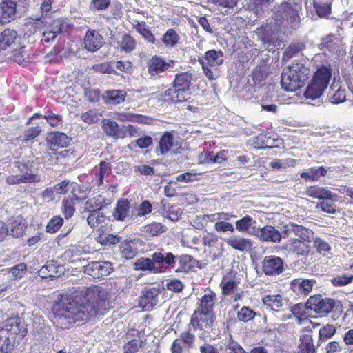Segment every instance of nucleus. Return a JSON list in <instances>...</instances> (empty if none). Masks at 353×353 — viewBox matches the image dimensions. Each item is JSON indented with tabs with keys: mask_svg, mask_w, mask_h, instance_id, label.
<instances>
[{
	"mask_svg": "<svg viewBox=\"0 0 353 353\" xmlns=\"http://www.w3.org/2000/svg\"><path fill=\"white\" fill-rule=\"evenodd\" d=\"M108 298L103 288L92 285L62 299L53 307L54 323L61 329H66L76 322L103 315Z\"/></svg>",
	"mask_w": 353,
	"mask_h": 353,
	"instance_id": "f257e3e1",
	"label": "nucleus"
},
{
	"mask_svg": "<svg viewBox=\"0 0 353 353\" xmlns=\"http://www.w3.org/2000/svg\"><path fill=\"white\" fill-rule=\"evenodd\" d=\"M301 5L291 0L275 5L272 10L270 21L262 32L263 41L274 43L279 34H288L298 29L301 25Z\"/></svg>",
	"mask_w": 353,
	"mask_h": 353,
	"instance_id": "f03ea898",
	"label": "nucleus"
},
{
	"mask_svg": "<svg viewBox=\"0 0 353 353\" xmlns=\"http://www.w3.org/2000/svg\"><path fill=\"white\" fill-rule=\"evenodd\" d=\"M310 74L309 69L301 63H293L285 68L281 74V85L283 90L294 92L303 86Z\"/></svg>",
	"mask_w": 353,
	"mask_h": 353,
	"instance_id": "7ed1b4c3",
	"label": "nucleus"
},
{
	"mask_svg": "<svg viewBox=\"0 0 353 353\" xmlns=\"http://www.w3.org/2000/svg\"><path fill=\"white\" fill-rule=\"evenodd\" d=\"M332 76L331 69L323 66L317 70L307 87L305 97L312 100L319 98L327 88Z\"/></svg>",
	"mask_w": 353,
	"mask_h": 353,
	"instance_id": "20e7f679",
	"label": "nucleus"
},
{
	"mask_svg": "<svg viewBox=\"0 0 353 353\" xmlns=\"http://www.w3.org/2000/svg\"><path fill=\"white\" fill-rule=\"evenodd\" d=\"M307 308L315 311L321 315L327 314L334 307L339 305V302L330 298H323L321 295L311 296L306 305Z\"/></svg>",
	"mask_w": 353,
	"mask_h": 353,
	"instance_id": "39448f33",
	"label": "nucleus"
},
{
	"mask_svg": "<svg viewBox=\"0 0 353 353\" xmlns=\"http://www.w3.org/2000/svg\"><path fill=\"white\" fill-rule=\"evenodd\" d=\"M83 272L94 279H103L113 271L112 263L106 261H92L83 267Z\"/></svg>",
	"mask_w": 353,
	"mask_h": 353,
	"instance_id": "423d86ee",
	"label": "nucleus"
},
{
	"mask_svg": "<svg viewBox=\"0 0 353 353\" xmlns=\"http://www.w3.org/2000/svg\"><path fill=\"white\" fill-rule=\"evenodd\" d=\"M0 330L5 331L6 336H8L9 338L18 336L19 339H23L28 332L24 321L18 316L7 319L4 323V326L1 327Z\"/></svg>",
	"mask_w": 353,
	"mask_h": 353,
	"instance_id": "0eeeda50",
	"label": "nucleus"
},
{
	"mask_svg": "<svg viewBox=\"0 0 353 353\" xmlns=\"http://www.w3.org/2000/svg\"><path fill=\"white\" fill-rule=\"evenodd\" d=\"M284 237L288 239H298L301 241H311L314 238V232L302 225L290 223L283 227Z\"/></svg>",
	"mask_w": 353,
	"mask_h": 353,
	"instance_id": "6e6552de",
	"label": "nucleus"
},
{
	"mask_svg": "<svg viewBox=\"0 0 353 353\" xmlns=\"http://www.w3.org/2000/svg\"><path fill=\"white\" fill-rule=\"evenodd\" d=\"M159 290L156 288H145L140 296L139 307L144 310H152L159 302Z\"/></svg>",
	"mask_w": 353,
	"mask_h": 353,
	"instance_id": "1a4fd4ad",
	"label": "nucleus"
},
{
	"mask_svg": "<svg viewBox=\"0 0 353 353\" xmlns=\"http://www.w3.org/2000/svg\"><path fill=\"white\" fill-rule=\"evenodd\" d=\"M263 273L269 276H276L283 271V260L276 256H267L262 262Z\"/></svg>",
	"mask_w": 353,
	"mask_h": 353,
	"instance_id": "9d476101",
	"label": "nucleus"
},
{
	"mask_svg": "<svg viewBox=\"0 0 353 353\" xmlns=\"http://www.w3.org/2000/svg\"><path fill=\"white\" fill-rule=\"evenodd\" d=\"M65 271L63 265L55 261H48L38 271L39 275L43 279H51L61 276Z\"/></svg>",
	"mask_w": 353,
	"mask_h": 353,
	"instance_id": "9b49d317",
	"label": "nucleus"
},
{
	"mask_svg": "<svg viewBox=\"0 0 353 353\" xmlns=\"http://www.w3.org/2000/svg\"><path fill=\"white\" fill-rule=\"evenodd\" d=\"M174 63L173 61H165L158 56H153L147 62L148 71L151 76H157L168 70Z\"/></svg>",
	"mask_w": 353,
	"mask_h": 353,
	"instance_id": "f8f14e48",
	"label": "nucleus"
},
{
	"mask_svg": "<svg viewBox=\"0 0 353 353\" xmlns=\"http://www.w3.org/2000/svg\"><path fill=\"white\" fill-rule=\"evenodd\" d=\"M255 236L263 241L275 243H279L282 238L280 232L272 225H265L262 228H258Z\"/></svg>",
	"mask_w": 353,
	"mask_h": 353,
	"instance_id": "ddd939ff",
	"label": "nucleus"
},
{
	"mask_svg": "<svg viewBox=\"0 0 353 353\" xmlns=\"http://www.w3.org/2000/svg\"><path fill=\"white\" fill-rule=\"evenodd\" d=\"M315 283L314 279L299 278L291 281L290 288L297 295L306 296L312 292Z\"/></svg>",
	"mask_w": 353,
	"mask_h": 353,
	"instance_id": "4468645a",
	"label": "nucleus"
},
{
	"mask_svg": "<svg viewBox=\"0 0 353 353\" xmlns=\"http://www.w3.org/2000/svg\"><path fill=\"white\" fill-rule=\"evenodd\" d=\"M16 3L13 0H3L0 3V23H8L15 19Z\"/></svg>",
	"mask_w": 353,
	"mask_h": 353,
	"instance_id": "2eb2a0df",
	"label": "nucleus"
},
{
	"mask_svg": "<svg viewBox=\"0 0 353 353\" xmlns=\"http://www.w3.org/2000/svg\"><path fill=\"white\" fill-rule=\"evenodd\" d=\"M83 43L88 51L96 52L103 46V37L96 30H88L85 36Z\"/></svg>",
	"mask_w": 353,
	"mask_h": 353,
	"instance_id": "dca6fc26",
	"label": "nucleus"
},
{
	"mask_svg": "<svg viewBox=\"0 0 353 353\" xmlns=\"http://www.w3.org/2000/svg\"><path fill=\"white\" fill-rule=\"evenodd\" d=\"M111 173L110 164L101 161L98 165H96L92 170V183L94 185L100 186L103 185L105 177Z\"/></svg>",
	"mask_w": 353,
	"mask_h": 353,
	"instance_id": "f3484780",
	"label": "nucleus"
},
{
	"mask_svg": "<svg viewBox=\"0 0 353 353\" xmlns=\"http://www.w3.org/2000/svg\"><path fill=\"white\" fill-rule=\"evenodd\" d=\"M225 242L234 250L240 252L249 251L252 249L253 245L251 239L239 235H232L225 239Z\"/></svg>",
	"mask_w": 353,
	"mask_h": 353,
	"instance_id": "a211bd4d",
	"label": "nucleus"
},
{
	"mask_svg": "<svg viewBox=\"0 0 353 353\" xmlns=\"http://www.w3.org/2000/svg\"><path fill=\"white\" fill-rule=\"evenodd\" d=\"M212 314L204 313L196 310L192 316L190 325L194 328L205 330L212 325Z\"/></svg>",
	"mask_w": 353,
	"mask_h": 353,
	"instance_id": "6ab92c4d",
	"label": "nucleus"
},
{
	"mask_svg": "<svg viewBox=\"0 0 353 353\" xmlns=\"http://www.w3.org/2000/svg\"><path fill=\"white\" fill-rule=\"evenodd\" d=\"M311 241H301L298 239H288L284 245L285 250L299 256H304L310 252V243Z\"/></svg>",
	"mask_w": 353,
	"mask_h": 353,
	"instance_id": "aec40b11",
	"label": "nucleus"
},
{
	"mask_svg": "<svg viewBox=\"0 0 353 353\" xmlns=\"http://www.w3.org/2000/svg\"><path fill=\"white\" fill-rule=\"evenodd\" d=\"M236 229L239 232H246L254 236L257 232L256 221L252 216L246 215L236 221Z\"/></svg>",
	"mask_w": 353,
	"mask_h": 353,
	"instance_id": "412c9836",
	"label": "nucleus"
},
{
	"mask_svg": "<svg viewBox=\"0 0 353 353\" xmlns=\"http://www.w3.org/2000/svg\"><path fill=\"white\" fill-rule=\"evenodd\" d=\"M15 165L19 170V175L23 183H39L41 181V177L39 174L31 172L30 168L31 165L29 161L26 163H22L21 161H16Z\"/></svg>",
	"mask_w": 353,
	"mask_h": 353,
	"instance_id": "4be33fe9",
	"label": "nucleus"
},
{
	"mask_svg": "<svg viewBox=\"0 0 353 353\" xmlns=\"http://www.w3.org/2000/svg\"><path fill=\"white\" fill-rule=\"evenodd\" d=\"M304 194L308 196L323 200H332L336 196V194L332 192L319 185L307 187Z\"/></svg>",
	"mask_w": 353,
	"mask_h": 353,
	"instance_id": "5701e85b",
	"label": "nucleus"
},
{
	"mask_svg": "<svg viewBox=\"0 0 353 353\" xmlns=\"http://www.w3.org/2000/svg\"><path fill=\"white\" fill-rule=\"evenodd\" d=\"M134 265L137 270L149 271L154 274L164 271L163 266L155 265L154 262L149 258L139 259L135 261Z\"/></svg>",
	"mask_w": 353,
	"mask_h": 353,
	"instance_id": "b1692460",
	"label": "nucleus"
},
{
	"mask_svg": "<svg viewBox=\"0 0 353 353\" xmlns=\"http://www.w3.org/2000/svg\"><path fill=\"white\" fill-rule=\"evenodd\" d=\"M165 97H169L170 101L174 103H179L188 100L190 97V89L172 88L165 91Z\"/></svg>",
	"mask_w": 353,
	"mask_h": 353,
	"instance_id": "393cba45",
	"label": "nucleus"
},
{
	"mask_svg": "<svg viewBox=\"0 0 353 353\" xmlns=\"http://www.w3.org/2000/svg\"><path fill=\"white\" fill-rule=\"evenodd\" d=\"M216 301V294L212 291H209L201 297L199 305L196 310L204 313L212 314Z\"/></svg>",
	"mask_w": 353,
	"mask_h": 353,
	"instance_id": "a878e982",
	"label": "nucleus"
},
{
	"mask_svg": "<svg viewBox=\"0 0 353 353\" xmlns=\"http://www.w3.org/2000/svg\"><path fill=\"white\" fill-rule=\"evenodd\" d=\"M130 213V203L126 199L118 201L113 210L112 216L117 220L125 221Z\"/></svg>",
	"mask_w": 353,
	"mask_h": 353,
	"instance_id": "bb28decb",
	"label": "nucleus"
},
{
	"mask_svg": "<svg viewBox=\"0 0 353 353\" xmlns=\"http://www.w3.org/2000/svg\"><path fill=\"white\" fill-rule=\"evenodd\" d=\"M126 92L121 90H108L103 94V99L106 103L118 105L123 103L126 98Z\"/></svg>",
	"mask_w": 353,
	"mask_h": 353,
	"instance_id": "cd10ccee",
	"label": "nucleus"
},
{
	"mask_svg": "<svg viewBox=\"0 0 353 353\" xmlns=\"http://www.w3.org/2000/svg\"><path fill=\"white\" fill-rule=\"evenodd\" d=\"M263 303L267 309L276 312L283 306V300L280 294L267 295L263 297Z\"/></svg>",
	"mask_w": 353,
	"mask_h": 353,
	"instance_id": "c85d7f7f",
	"label": "nucleus"
},
{
	"mask_svg": "<svg viewBox=\"0 0 353 353\" xmlns=\"http://www.w3.org/2000/svg\"><path fill=\"white\" fill-rule=\"evenodd\" d=\"M27 223L22 217H17L12 221L8 233L14 237L21 236L26 229Z\"/></svg>",
	"mask_w": 353,
	"mask_h": 353,
	"instance_id": "c756f323",
	"label": "nucleus"
},
{
	"mask_svg": "<svg viewBox=\"0 0 353 353\" xmlns=\"http://www.w3.org/2000/svg\"><path fill=\"white\" fill-rule=\"evenodd\" d=\"M327 171L324 167L310 168L301 173V177L306 181H316L326 175Z\"/></svg>",
	"mask_w": 353,
	"mask_h": 353,
	"instance_id": "7c9ffc66",
	"label": "nucleus"
},
{
	"mask_svg": "<svg viewBox=\"0 0 353 353\" xmlns=\"http://www.w3.org/2000/svg\"><path fill=\"white\" fill-rule=\"evenodd\" d=\"M207 64L212 67H219L223 63V53L221 50H210L205 53Z\"/></svg>",
	"mask_w": 353,
	"mask_h": 353,
	"instance_id": "2f4dec72",
	"label": "nucleus"
},
{
	"mask_svg": "<svg viewBox=\"0 0 353 353\" xmlns=\"http://www.w3.org/2000/svg\"><path fill=\"white\" fill-rule=\"evenodd\" d=\"M174 146V135L171 132H165L159 141V152L161 155L169 152Z\"/></svg>",
	"mask_w": 353,
	"mask_h": 353,
	"instance_id": "473e14b6",
	"label": "nucleus"
},
{
	"mask_svg": "<svg viewBox=\"0 0 353 353\" xmlns=\"http://www.w3.org/2000/svg\"><path fill=\"white\" fill-rule=\"evenodd\" d=\"M17 37V32L11 29L4 30L0 33V51L6 50L13 43Z\"/></svg>",
	"mask_w": 353,
	"mask_h": 353,
	"instance_id": "72a5a7b5",
	"label": "nucleus"
},
{
	"mask_svg": "<svg viewBox=\"0 0 353 353\" xmlns=\"http://www.w3.org/2000/svg\"><path fill=\"white\" fill-rule=\"evenodd\" d=\"M235 218H236V215L231 213H227V216L224 217L225 219H221L217 223H215L214 226V230L218 232H234L235 228L231 223L228 222V221Z\"/></svg>",
	"mask_w": 353,
	"mask_h": 353,
	"instance_id": "f704fd0d",
	"label": "nucleus"
},
{
	"mask_svg": "<svg viewBox=\"0 0 353 353\" xmlns=\"http://www.w3.org/2000/svg\"><path fill=\"white\" fill-rule=\"evenodd\" d=\"M32 19L34 20V21L32 23L26 25L28 30L25 34L28 37L34 35L37 32H41L42 28H43V26H46L48 23V20H46V17H37L34 19L32 18Z\"/></svg>",
	"mask_w": 353,
	"mask_h": 353,
	"instance_id": "c9c22d12",
	"label": "nucleus"
},
{
	"mask_svg": "<svg viewBox=\"0 0 353 353\" xmlns=\"http://www.w3.org/2000/svg\"><path fill=\"white\" fill-rule=\"evenodd\" d=\"M192 75L190 72H181L176 74L173 82L174 88L190 89Z\"/></svg>",
	"mask_w": 353,
	"mask_h": 353,
	"instance_id": "e433bc0d",
	"label": "nucleus"
},
{
	"mask_svg": "<svg viewBox=\"0 0 353 353\" xmlns=\"http://www.w3.org/2000/svg\"><path fill=\"white\" fill-rule=\"evenodd\" d=\"M118 119L122 121H132L140 123H147L149 118L138 114L131 112H121L118 114Z\"/></svg>",
	"mask_w": 353,
	"mask_h": 353,
	"instance_id": "4c0bfd02",
	"label": "nucleus"
},
{
	"mask_svg": "<svg viewBox=\"0 0 353 353\" xmlns=\"http://www.w3.org/2000/svg\"><path fill=\"white\" fill-rule=\"evenodd\" d=\"M105 220V216L98 209L91 210L87 218L88 225L93 228L103 223Z\"/></svg>",
	"mask_w": 353,
	"mask_h": 353,
	"instance_id": "58836bf2",
	"label": "nucleus"
},
{
	"mask_svg": "<svg viewBox=\"0 0 353 353\" xmlns=\"http://www.w3.org/2000/svg\"><path fill=\"white\" fill-rule=\"evenodd\" d=\"M132 241H124L120 245V252L121 256L126 259H131L137 254L136 249L132 245Z\"/></svg>",
	"mask_w": 353,
	"mask_h": 353,
	"instance_id": "ea45409f",
	"label": "nucleus"
},
{
	"mask_svg": "<svg viewBox=\"0 0 353 353\" xmlns=\"http://www.w3.org/2000/svg\"><path fill=\"white\" fill-rule=\"evenodd\" d=\"M336 37L333 34H330L322 38L321 42L319 44L321 50H329L330 52L334 51L336 49L337 45L335 41Z\"/></svg>",
	"mask_w": 353,
	"mask_h": 353,
	"instance_id": "a19ab883",
	"label": "nucleus"
},
{
	"mask_svg": "<svg viewBox=\"0 0 353 353\" xmlns=\"http://www.w3.org/2000/svg\"><path fill=\"white\" fill-rule=\"evenodd\" d=\"M50 141L54 146L64 148L70 144L71 139L65 134L57 132L53 134Z\"/></svg>",
	"mask_w": 353,
	"mask_h": 353,
	"instance_id": "79ce46f5",
	"label": "nucleus"
},
{
	"mask_svg": "<svg viewBox=\"0 0 353 353\" xmlns=\"http://www.w3.org/2000/svg\"><path fill=\"white\" fill-rule=\"evenodd\" d=\"M119 44L121 50L130 52L135 48L136 41L130 35L124 34L119 41Z\"/></svg>",
	"mask_w": 353,
	"mask_h": 353,
	"instance_id": "37998d69",
	"label": "nucleus"
},
{
	"mask_svg": "<svg viewBox=\"0 0 353 353\" xmlns=\"http://www.w3.org/2000/svg\"><path fill=\"white\" fill-rule=\"evenodd\" d=\"M270 142V137H268V134L265 132L260 133L259 135L250 140V143L256 148L270 147L269 145Z\"/></svg>",
	"mask_w": 353,
	"mask_h": 353,
	"instance_id": "c03bdc74",
	"label": "nucleus"
},
{
	"mask_svg": "<svg viewBox=\"0 0 353 353\" xmlns=\"http://www.w3.org/2000/svg\"><path fill=\"white\" fill-rule=\"evenodd\" d=\"M299 352H315L312 337L310 334H305L301 336L299 345Z\"/></svg>",
	"mask_w": 353,
	"mask_h": 353,
	"instance_id": "a18cd8bd",
	"label": "nucleus"
},
{
	"mask_svg": "<svg viewBox=\"0 0 353 353\" xmlns=\"http://www.w3.org/2000/svg\"><path fill=\"white\" fill-rule=\"evenodd\" d=\"M103 130L109 136L118 137L119 135V128L117 123L114 121L110 119L104 120Z\"/></svg>",
	"mask_w": 353,
	"mask_h": 353,
	"instance_id": "49530a36",
	"label": "nucleus"
},
{
	"mask_svg": "<svg viewBox=\"0 0 353 353\" xmlns=\"http://www.w3.org/2000/svg\"><path fill=\"white\" fill-rule=\"evenodd\" d=\"M305 48V46L302 43H293L289 45L283 52V59H290L296 54L302 51Z\"/></svg>",
	"mask_w": 353,
	"mask_h": 353,
	"instance_id": "de8ad7c7",
	"label": "nucleus"
},
{
	"mask_svg": "<svg viewBox=\"0 0 353 353\" xmlns=\"http://www.w3.org/2000/svg\"><path fill=\"white\" fill-rule=\"evenodd\" d=\"M256 313L249 307L243 306L237 312V318L239 321L246 323L254 319Z\"/></svg>",
	"mask_w": 353,
	"mask_h": 353,
	"instance_id": "09e8293b",
	"label": "nucleus"
},
{
	"mask_svg": "<svg viewBox=\"0 0 353 353\" xmlns=\"http://www.w3.org/2000/svg\"><path fill=\"white\" fill-rule=\"evenodd\" d=\"M62 212L66 219L72 217L75 212L74 200L73 198H67L63 201Z\"/></svg>",
	"mask_w": 353,
	"mask_h": 353,
	"instance_id": "8fccbe9b",
	"label": "nucleus"
},
{
	"mask_svg": "<svg viewBox=\"0 0 353 353\" xmlns=\"http://www.w3.org/2000/svg\"><path fill=\"white\" fill-rule=\"evenodd\" d=\"M162 40L166 46L173 47L179 41V35L173 29H169L163 36Z\"/></svg>",
	"mask_w": 353,
	"mask_h": 353,
	"instance_id": "3c124183",
	"label": "nucleus"
},
{
	"mask_svg": "<svg viewBox=\"0 0 353 353\" xmlns=\"http://www.w3.org/2000/svg\"><path fill=\"white\" fill-rule=\"evenodd\" d=\"M143 346V341L140 339H134L128 341L123 346V353H135Z\"/></svg>",
	"mask_w": 353,
	"mask_h": 353,
	"instance_id": "603ef678",
	"label": "nucleus"
},
{
	"mask_svg": "<svg viewBox=\"0 0 353 353\" xmlns=\"http://www.w3.org/2000/svg\"><path fill=\"white\" fill-rule=\"evenodd\" d=\"M63 223V219L60 216H54L48 223L46 231L50 233H55Z\"/></svg>",
	"mask_w": 353,
	"mask_h": 353,
	"instance_id": "864d4df0",
	"label": "nucleus"
},
{
	"mask_svg": "<svg viewBox=\"0 0 353 353\" xmlns=\"http://www.w3.org/2000/svg\"><path fill=\"white\" fill-rule=\"evenodd\" d=\"M295 163L294 159H276L270 163V167L273 169L283 170L286 169L290 166H293Z\"/></svg>",
	"mask_w": 353,
	"mask_h": 353,
	"instance_id": "5fc2aeb1",
	"label": "nucleus"
},
{
	"mask_svg": "<svg viewBox=\"0 0 353 353\" xmlns=\"http://www.w3.org/2000/svg\"><path fill=\"white\" fill-rule=\"evenodd\" d=\"M314 245L318 252L323 255H325L326 254L330 253L331 250L330 245L326 241L319 237L314 239Z\"/></svg>",
	"mask_w": 353,
	"mask_h": 353,
	"instance_id": "6e6d98bb",
	"label": "nucleus"
},
{
	"mask_svg": "<svg viewBox=\"0 0 353 353\" xmlns=\"http://www.w3.org/2000/svg\"><path fill=\"white\" fill-rule=\"evenodd\" d=\"M136 30L148 42L153 43L154 41V36L148 28L145 23H138L136 26Z\"/></svg>",
	"mask_w": 353,
	"mask_h": 353,
	"instance_id": "4d7b16f0",
	"label": "nucleus"
},
{
	"mask_svg": "<svg viewBox=\"0 0 353 353\" xmlns=\"http://www.w3.org/2000/svg\"><path fill=\"white\" fill-rule=\"evenodd\" d=\"M120 236L117 235H114L112 234H101L98 237V242L100 243L103 245H114L120 241Z\"/></svg>",
	"mask_w": 353,
	"mask_h": 353,
	"instance_id": "13d9d810",
	"label": "nucleus"
},
{
	"mask_svg": "<svg viewBox=\"0 0 353 353\" xmlns=\"http://www.w3.org/2000/svg\"><path fill=\"white\" fill-rule=\"evenodd\" d=\"M34 2L39 7L41 17H46L48 20L47 13L52 9V0H34Z\"/></svg>",
	"mask_w": 353,
	"mask_h": 353,
	"instance_id": "bf43d9fd",
	"label": "nucleus"
},
{
	"mask_svg": "<svg viewBox=\"0 0 353 353\" xmlns=\"http://www.w3.org/2000/svg\"><path fill=\"white\" fill-rule=\"evenodd\" d=\"M26 269L27 266L23 263L16 265L10 270L11 278L13 279H21L26 274Z\"/></svg>",
	"mask_w": 353,
	"mask_h": 353,
	"instance_id": "052dcab7",
	"label": "nucleus"
},
{
	"mask_svg": "<svg viewBox=\"0 0 353 353\" xmlns=\"http://www.w3.org/2000/svg\"><path fill=\"white\" fill-rule=\"evenodd\" d=\"M165 231V227L159 223H153L145 226V232L152 236Z\"/></svg>",
	"mask_w": 353,
	"mask_h": 353,
	"instance_id": "680f3d73",
	"label": "nucleus"
},
{
	"mask_svg": "<svg viewBox=\"0 0 353 353\" xmlns=\"http://www.w3.org/2000/svg\"><path fill=\"white\" fill-rule=\"evenodd\" d=\"M102 206L101 196L98 195L85 202V209L90 212L92 210L98 209L100 210Z\"/></svg>",
	"mask_w": 353,
	"mask_h": 353,
	"instance_id": "e2e57ef3",
	"label": "nucleus"
},
{
	"mask_svg": "<svg viewBox=\"0 0 353 353\" xmlns=\"http://www.w3.org/2000/svg\"><path fill=\"white\" fill-rule=\"evenodd\" d=\"M352 280L353 275L343 274L334 277L332 279L331 282L334 286H343L351 283Z\"/></svg>",
	"mask_w": 353,
	"mask_h": 353,
	"instance_id": "0e129e2a",
	"label": "nucleus"
},
{
	"mask_svg": "<svg viewBox=\"0 0 353 353\" xmlns=\"http://www.w3.org/2000/svg\"><path fill=\"white\" fill-rule=\"evenodd\" d=\"M224 295H229L237 288V283L231 280L223 279L220 284Z\"/></svg>",
	"mask_w": 353,
	"mask_h": 353,
	"instance_id": "69168bd1",
	"label": "nucleus"
},
{
	"mask_svg": "<svg viewBox=\"0 0 353 353\" xmlns=\"http://www.w3.org/2000/svg\"><path fill=\"white\" fill-rule=\"evenodd\" d=\"M314 6L316 13L321 17H327L331 11V5L329 3H320L314 2Z\"/></svg>",
	"mask_w": 353,
	"mask_h": 353,
	"instance_id": "338daca9",
	"label": "nucleus"
},
{
	"mask_svg": "<svg viewBox=\"0 0 353 353\" xmlns=\"http://www.w3.org/2000/svg\"><path fill=\"white\" fill-rule=\"evenodd\" d=\"M345 89L339 88L330 99V101L333 104H338L344 102L346 100Z\"/></svg>",
	"mask_w": 353,
	"mask_h": 353,
	"instance_id": "774afa93",
	"label": "nucleus"
}]
</instances>
